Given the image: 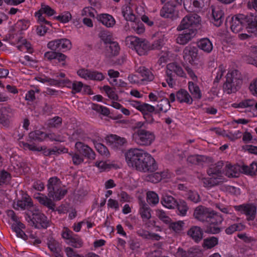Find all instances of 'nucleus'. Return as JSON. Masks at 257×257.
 <instances>
[{
	"mask_svg": "<svg viewBox=\"0 0 257 257\" xmlns=\"http://www.w3.org/2000/svg\"><path fill=\"white\" fill-rule=\"evenodd\" d=\"M125 157L128 166L139 171L153 172L158 168L155 159L143 150L130 149L125 153Z\"/></svg>",
	"mask_w": 257,
	"mask_h": 257,
	"instance_id": "f257e3e1",
	"label": "nucleus"
},
{
	"mask_svg": "<svg viewBox=\"0 0 257 257\" xmlns=\"http://www.w3.org/2000/svg\"><path fill=\"white\" fill-rule=\"evenodd\" d=\"M230 28L235 33L240 32L244 28L248 33L257 36V16L251 14L236 15L231 18Z\"/></svg>",
	"mask_w": 257,
	"mask_h": 257,
	"instance_id": "f03ea898",
	"label": "nucleus"
},
{
	"mask_svg": "<svg viewBox=\"0 0 257 257\" xmlns=\"http://www.w3.org/2000/svg\"><path fill=\"white\" fill-rule=\"evenodd\" d=\"M242 81V76L238 70L234 69L229 71L223 86L224 91L227 94L236 92L240 88Z\"/></svg>",
	"mask_w": 257,
	"mask_h": 257,
	"instance_id": "7ed1b4c3",
	"label": "nucleus"
},
{
	"mask_svg": "<svg viewBox=\"0 0 257 257\" xmlns=\"http://www.w3.org/2000/svg\"><path fill=\"white\" fill-rule=\"evenodd\" d=\"M125 42L126 45L132 49H134L140 56L145 55L150 50V44L145 39L130 36L125 38Z\"/></svg>",
	"mask_w": 257,
	"mask_h": 257,
	"instance_id": "20e7f679",
	"label": "nucleus"
},
{
	"mask_svg": "<svg viewBox=\"0 0 257 257\" xmlns=\"http://www.w3.org/2000/svg\"><path fill=\"white\" fill-rule=\"evenodd\" d=\"M48 196L55 200H60L66 194L67 190L61 188L60 181L57 177H52L47 185Z\"/></svg>",
	"mask_w": 257,
	"mask_h": 257,
	"instance_id": "39448f33",
	"label": "nucleus"
},
{
	"mask_svg": "<svg viewBox=\"0 0 257 257\" xmlns=\"http://www.w3.org/2000/svg\"><path fill=\"white\" fill-rule=\"evenodd\" d=\"M133 137L135 142L141 146H149L155 139L153 132L145 129L138 130L134 133Z\"/></svg>",
	"mask_w": 257,
	"mask_h": 257,
	"instance_id": "423d86ee",
	"label": "nucleus"
},
{
	"mask_svg": "<svg viewBox=\"0 0 257 257\" xmlns=\"http://www.w3.org/2000/svg\"><path fill=\"white\" fill-rule=\"evenodd\" d=\"M166 73L167 75L166 81L169 86L173 87L175 84L174 77L175 74L177 76L184 77L185 73L182 68L176 63H170L166 66Z\"/></svg>",
	"mask_w": 257,
	"mask_h": 257,
	"instance_id": "0eeeda50",
	"label": "nucleus"
},
{
	"mask_svg": "<svg viewBox=\"0 0 257 257\" xmlns=\"http://www.w3.org/2000/svg\"><path fill=\"white\" fill-rule=\"evenodd\" d=\"M201 18L198 15L189 14L182 19L177 29L178 31H182L195 28L197 30Z\"/></svg>",
	"mask_w": 257,
	"mask_h": 257,
	"instance_id": "6e6552de",
	"label": "nucleus"
},
{
	"mask_svg": "<svg viewBox=\"0 0 257 257\" xmlns=\"http://www.w3.org/2000/svg\"><path fill=\"white\" fill-rule=\"evenodd\" d=\"M29 217L31 224L35 228H46L50 225L47 217L44 214L40 212L33 213L32 217L29 216Z\"/></svg>",
	"mask_w": 257,
	"mask_h": 257,
	"instance_id": "1a4fd4ad",
	"label": "nucleus"
},
{
	"mask_svg": "<svg viewBox=\"0 0 257 257\" xmlns=\"http://www.w3.org/2000/svg\"><path fill=\"white\" fill-rule=\"evenodd\" d=\"M47 47L55 51H61L69 50L71 48V43L67 39H60L49 42Z\"/></svg>",
	"mask_w": 257,
	"mask_h": 257,
	"instance_id": "9d476101",
	"label": "nucleus"
},
{
	"mask_svg": "<svg viewBox=\"0 0 257 257\" xmlns=\"http://www.w3.org/2000/svg\"><path fill=\"white\" fill-rule=\"evenodd\" d=\"M160 16L172 20L176 19L178 17V11L176 10V5L170 2H167L161 9Z\"/></svg>",
	"mask_w": 257,
	"mask_h": 257,
	"instance_id": "9b49d317",
	"label": "nucleus"
},
{
	"mask_svg": "<svg viewBox=\"0 0 257 257\" xmlns=\"http://www.w3.org/2000/svg\"><path fill=\"white\" fill-rule=\"evenodd\" d=\"M236 210L240 211L247 216V220H253L255 218L256 207L253 204H246L235 206Z\"/></svg>",
	"mask_w": 257,
	"mask_h": 257,
	"instance_id": "f8f14e48",
	"label": "nucleus"
},
{
	"mask_svg": "<svg viewBox=\"0 0 257 257\" xmlns=\"http://www.w3.org/2000/svg\"><path fill=\"white\" fill-rule=\"evenodd\" d=\"M77 74L81 77L86 79L101 81L104 79V76L101 72L89 69H80L77 71Z\"/></svg>",
	"mask_w": 257,
	"mask_h": 257,
	"instance_id": "ddd939ff",
	"label": "nucleus"
},
{
	"mask_svg": "<svg viewBox=\"0 0 257 257\" xmlns=\"http://www.w3.org/2000/svg\"><path fill=\"white\" fill-rule=\"evenodd\" d=\"M183 54L184 60L186 62L193 64L197 59L198 49L195 46L189 45L184 49Z\"/></svg>",
	"mask_w": 257,
	"mask_h": 257,
	"instance_id": "4468645a",
	"label": "nucleus"
},
{
	"mask_svg": "<svg viewBox=\"0 0 257 257\" xmlns=\"http://www.w3.org/2000/svg\"><path fill=\"white\" fill-rule=\"evenodd\" d=\"M13 115V110L9 106L2 107L0 109V123L6 127H8Z\"/></svg>",
	"mask_w": 257,
	"mask_h": 257,
	"instance_id": "2eb2a0df",
	"label": "nucleus"
},
{
	"mask_svg": "<svg viewBox=\"0 0 257 257\" xmlns=\"http://www.w3.org/2000/svg\"><path fill=\"white\" fill-rule=\"evenodd\" d=\"M196 34L197 30L195 28L184 30L182 33L178 35L176 42L180 45H184L190 41Z\"/></svg>",
	"mask_w": 257,
	"mask_h": 257,
	"instance_id": "dca6fc26",
	"label": "nucleus"
},
{
	"mask_svg": "<svg viewBox=\"0 0 257 257\" xmlns=\"http://www.w3.org/2000/svg\"><path fill=\"white\" fill-rule=\"evenodd\" d=\"M75 147L77 152L84 157L90 160L95 159L94 152L88 146L81 142L76 143Z\"/></svg>",
	"mask_w": 257,
	"mask_h": 257,
	"instance_id": "f3484780",
	"label": "nucleus"
},
{
	"mask_svg": "<svg viewBox=\"0 0 257 257\" xmlns=\"http://www.w3.org/2000/svg\"><path fill=\"white\" fill-rule=\"evenodd\" d=\"M211 211V209L200 205L195 208L193 216L195 219L199 221L207 222L209 216H210Z\"/></svg>",
	"mask_w": 257,
	"mask_h": 257,
	"instance_id": "a211bd4d",
	"label": "nucleus"
},
{
	"mask_svg": "<svg viewBox=\"0 0 257 257\" xmlns=\"http://www.w3.org/2000/svg\"><path fill=\"white\" fill-rule=\"evenodd\" d=\"M212 10L211 22L216 27H219L224 21V12L218 7H211Z\"/></svg>",
	"mask_w": 257,
	"mask_h": 257,
	"instance_id": "6ab92c4d",
	"label": "nucleus"
},
{
	"mask_svg": "<svg viewBox=\"0 0 257 257\" xmlns=\"http://www.w3.org/2000/svg\"><path fill=\"white\" fill-rule=\"evenodd\" d=\"M120 47L118 43L115 41H112L105 45L104 54L106 57L111 58L117 56L119 52Z\"/></svg>",
	"mask_w": 257,
	"mask_h": 257,
	"instance_id": "aec40b11",
	"label": "nucleus"
},
{
	"mask_svg": "<svg viewBox=\"0 0 257 257\" xmlns=\"http://www.w3.org/2000/svg\"><path fill=\"white\" fill-rule=\"evenodd\" d=\"M17 207L14 206L15 209H18L19 208L24 210L28 209L32 211L33 209V203L32 199L28 195L23 196L22 199L18 200L17 202Z\"/></svg>",
	"mask_w": 257,
	"mask_h": 257,
	"instance_id": "412c9836",
	"label": "nucleus"
},
{
	"mask_svg": "<svg viewBox=\"0 0 257 257\" xmlns=\"http://www.w3.org/2000/svg\"><path fill=\"white\" fill-rule=\"evenodd\" d=\"M107 142L112 148L117 149L125 144L126 140L124 138H121L115 135H111L107 137Z\"/></svg>",
	"mask_w": 257,
	"mask_h": 257,
	"instance_id": "4be33fe9",
	"label": "nucleus"
},
{
	"mask_svg": "<svg viewBox=\"0 0 257 257\" xmlns=\"http://www.w3.org/2000/svg\"><path fill=\"white\" fill-rule=\"evenodd\" d=\"M223 163L222 161L218 162L216 164L211 165L207 170V173L209 176H213L220 179L222 174V168Z\"/></svg>",
	"mask_w": 257,
	"mask_h": 257,
	"instance_id": "5701e85b",
	"label": "nucleus"
},
{
	"mask_svg": "<svg viewBox=\"0 0 257 257\" xmlns=\"http://www.w3.org/2000/svg\"><path fill=\"white\" fill-rule=\"evenodd\" d=\"M187 234L195 242H198L203 238V230L197 226H192L187 231Z\"/></svg>",
	"mask_w": 257,
	"mask_h": 257,
	"instance_id": "b1692460",
	"label": "nucleus"
},
{
	"mask_svg": "<svg viewBox=\"0 0 257 257\" xmlns=\"http://www.w3.org/2000/svg\"><path fill=\"white\" fill-rule=\"evenodd\" d=\"M187 161L192 164L202 165L203 163L211 161V159L204 155H194L189 156L187 158Z\"/></svg>",
	"mask_w": 257,
	"mask_h": 257,
	"instance_id": "393cba45",
	"label": "nucleus"
},
{
	"mask_svg": "<svg viewBox=\"0 0 257 257\" xmlns=\"http://www.w3.org/2000/svg\"><path fill=\"white\" fill-rule=\"evenodd\" d=\"M97 20L107 28L112 27L115 24L113 17L106 14H100L97 16Z\"/></svg>",
	"mask_w": 257,
	"mask_h": 257,
	"instance_id": "a878e982",
	"label": "nucleus"
},
{
	"mask_svg": "<svg viewBox=\"0 0 257 257\" xmlns=\"http://www.w3.org/2000/svg\"><path fill=\"white\" fill-rule=\"evenodd\" d=\"M177 100L181 103L186 102L191 104L193 101L192 98L188 92L185 89H181L176 93Z\"/></svg>",
	"mask_w": 257,
	"mask_h": 257,
	"instance_id": "bb28decb",
	"label": "nucleus"
},
{
	"mask_svg": "<svg viewBox=\"0 0 257 257\" xmlns=\"http://www.w3.org/2000/svg\"><path fill=\"white\" fill-rule=\"evenodd\" d=\"M25 228V225L21 222L18 223H14L12 225V228L14 231L16 233V235L18 237H20L24 240H26L27 239V235L22 230L23 229Z\"/></svg>",
	"mask_w": 257,
	"mask_h": 257,
	"instance_id": "cd10ccee",
	"label": "nucleus"
},
{
	"mask_svg": "<svg viewBox=\"0 0 257 257\" xmlns=\"http://www.w3.org/2000/svg\"><path fill=\"white\" fill-rule=\"evenodd\" d=\"M137 72L140 73L143 77L141 80V81H151L154 78V76L153 73L148 68L144 66H141L139 67Z\"/></svg>",
	"mask_w": 257,
	"mask_h": 257,
	"instance_id": "c85d7f7f",
	"label": "nucleus"
},
{
	"mask_svg": "<svg viewBox=\"0 0 257 257\" xmlns=\"http://www.w3.org/2000/svg\"><path fill=\"white\" fill-rule=\"evenodd\" d=\"M161 202L165 207L172 209L176 206L177 201L172 196L167 194L164 195L161 198Z\"/></svg>",
	"mask_w": 257,
	"mask_h": 257,
	"instance_id": "c756f323",
	"label": "nucleus"
},
{
	"mask_svg": "<svg viewBox=\"0 0 257 257\" xmlns=\"http://www.w3.org/2000/svg\"><path fill=\"white\" fill-rule=\"evenodd\" d=\"M199 48L206 53H210L213 49V45L211 42L208 38L201 39L197 43Z\"/></svg>",
	"mask_w": 257,
	"mask_h": 257,
	"instance_id": "7c9ffc66",
	"label": "nucleus"
},
{
	"mask_svg": "<svg viewBox=\"0 0 257 257\" xmlns=\"http://www.w3.org/2000/svg\"><path fill=\"white\" fill-rule=\"evenodd\" d=\"M29 138L30 141L42 142L46 138V133L40 130H36L29 133Z\"/></svg>",
	"mask_w": 257,
	"mask_h": 257,
	"instance_id": "2f4dec72",
	"label": "nucleus"
},
{
	"mask_svg": "<svg viewBox=\"0 0 257 257\" xmlns=\"http://www.w3.org/2000/svg\"><path fill=\"white\" fill-rule=\"evenodd\" d=\"M39 195H41V196H37L36 198L40 204L47 207L50 209L54 210L55 204L51 199L48 198L46 196L43 194H39Z\"/></svg>",
	"mask_w": 257,
	"mask_h": 257,
	"instance_id": "473e14b6",
	"label": "nucleus"
},
{
	"mask_svg": "<svg viewBox=\"0 0 257 257\" xmlns=\"http://www.w3.org/2000/svg\"><path fill=\"white\" fill-rule=\"evenodd\" d=\"M188 88L190 93L193 97L196 99H200L201 98V93L199 86L193 82L188 83Z\"/></svg>",
	"mask_w": 257,
	"mask_h": 257,
	"instance_id": "72a5a7b5",
	"label": "nucleus"
},
{
	"mask_svg": "<svg viewBox=\"0 0 257 257\" xmlns=\"http://www.w3.org/2000/svg\"><path fill=\"white\" fill-rule=\"evenodd\" d=\"M151 209L148 205L145 202L141 201L140 203V214L143 219H149L151 217Z\"/></svg>",
	"mask_w": 257,
	"mask_h": 257,
	"instance_id": "f704fd0d",
	"label": "nucleus"
},
{
	"mask_svg": "<svg viewBox=\"0 0 257 257\" xmlns=\"http://www.w3.org/2000/svg\"><path fill=\"white\" fill-rule=\"evenodd\" d=\"M62 123V119L61 117L56 116L48 120L47 126L49 128H59Z\"/></svg>",
	"mask_w": 257,
	"mask_h": 257,
	"instance_id": "c9c22d12",
	"label": "nucleus"
},
{
	"mask_svg": "<svg viewBox=\"0 0 257 257\" xmlns=\"http://www.w3.org/2000/svg\"><path fill=\"white\" fill-rule=\"evenodd\" d=\"M210 178H203L201 181L204 187L206 188H211L219 184V181L217 178L211 176Z\"/></svg>",
	"mask_w": 257,
	"mask_h": 257,
	"instance_id": "e433bc0d",
	"label": "nucleus"
},
{
	"mask_svg": "<svg viewBox=\"0 0 257 257\" xmlns=\"http://www.w3.org/2000/svg\"><path fill=\"white\" fill-rule=\"evenodd\" d=\"M170 101L168 98L162 99L157 105L159 111H156L155 113H158L160 111L166 112L170 108Z\"/></svg>",
	"mask_w": 257,
	"mask_h": 257,
	"instance_id": "4c0bfd02",
	"label": "nucleus"
},
{
	"mask_svg": "<svg viewBox=\"0 0 257 257\" xmlns=\"http://www.w3.org/2000/svg\"><path fill=\"white\" fill-rule=\"evenodd\" d=\"M210 214V216H209V218H208L207 221L210 224H219L223 221V219L222 216L215 212L213 210H211Z\"/></svg>",
	"mask_w": 257,
	"mask_h": 257,
	"instance_id": "58836bf2",
	"label": "nucleus"
},
{
	"mask_svg": "<svg viewBox=\"0 0 257 257\" xmlns=\"http://www.w3.org/2000/svg\"><path fill=\"white\" fill-rule=\"evenodd\" d=\"M99 37L104 42L105 45L112 41H114L112 34L107 31H101L99 34Z\"/></svg>",
	"mask_w": 257,
	"mask_h": 257,
	"instance_id": "ea45409f",
	"label": "nucleus"
},
{
	"mask_svg": "<svg viewBox=\"0 0 257 257\" xmlns=\"http://www.w3.org/2000/svg\"><path fill=\"white\" fill-rule=\"evenodd\" d=\"M147 200L150 205H155L158 203L159 198L158 194L154 191H149L147 193Z\"/></svg>",
	"mask_w": 257,
	"mask_h": 257,
	"instance_id": "a19ab883",
	"label": "nucleus"
},
{
	"mask_svg": "<svg viewBox=\"0 0 257 257\" xmlns=\"http://www.w3.org/2000/svg\"><path fill=\"white\" fill-rule=\"evenodd\" d=\"M254 104L255 101L253 100L249 99L242 100L238 103H234L233 105L235 107H250L251 108L254 107Z\"/></svg>",
	"mask_w": 257,
	"mask_h": 257,
	"instance_id": "79ce46f5",
	"label": "nucleus"
},
{
	"mask_svg": "<svg viewBox=\"0 0 257 257\" xmlns=\"http://www.w3.org/2000/svg\"><path fill=\"white\" fill-rule=\"evenodd\" d=\"M93 143L95 146L96 150L101 155L107 156L109 155V151L107 148L103 144L99 143H97L95 141H93Z\"/></svg>",
	"mask_w": 257,
	"mask_h": 257,
	"instance_id": "37998d69",
	"label": "nucleus"
},
{
	"mask_svg": "<svg viewBox=\"0 0 257 257\" xmlns=\"http://www.w3.org/2000/svg\"><path fill=\"white\" fill-rule=\"evenodd\" d=\"M176 206L180 213L179 214L182 216H185L188 209V207L187 206L186 202L183 200H179V201L177 203Z\"/></svg>",
	"mask_w": 257,
	"mask_h": 257,
	"instance_id": "c03bdc74",
	"label": "nucleus"
},
{
	"mask_svg": "<svg viewBox=\"0 0 257 257\" xmlns=\"http://www.w3.org/2000/svg\"><path fill=\"white\" fill-rule=\"evenodd\" d=\"M218 243V238L215 237H211L204 240L203 246L207 248H211Z\"/></svg>",
	"mask_w": 257,
	"mask_h": 257,
	"instance_id": "a18cd8bd",
	"label": "nucleus"
},
{
	"mask_svg": "<svg viewBox=\"0 0 257 257\" xmlns=\"http://www.w3.org/2000/svg\"><path fill=\"white\" fill-rule=\"evenodd\" d=\"M103 88L109 98L115 100L118 99V97L115 92V88H111L108 85H104Z\"/></svg>",
	"mask_w": 257,
	"mask_h": 257,
	"instance_id": "49530a36",
	"label": "nucleus"
},
{
	"mask_svg": "<svg viewBox=\"0 0 257 257\" xmlns=\"http://www.w3.org/2000/svg\"><path fill=\"white\" fill-rule=\"evenodd\" d=\"M147 181L157 183L162 180V176L159 173L150 174L146 177Z\"/></svg>",
	"mask_w": 257,
	"mask_h": 257,
	"instance_id": "de8ad7c7",
	"label": "nucleus"
},
{
	"mask_svg": "<svg viewBox=\"0 0 257 257\" xmlns=\"http://www.w3.org/2000/svg\"><path fill=\"white\" fill-rule=\"evenodd\" d=\"M71 15L69 12H64L60 15L54 17V18L61 23H66L71 19Z\"/></svg>",
	"mask_w": 257,
	"mask_h": 257,
	"instance_id": "09e8293b",
	"label": "nucleus"
},
{
	"mask_svg": "<svg viewBox=\"0 0 257 257\" xmlns=\"http://www.w3.org/2000/svg\"><path fill=\"white\" fill-rule=\"evenodd\" d=\"M184 223L182 221L174 222L169 224V228L176 232H179L183 230Z\"/></svg>",
	"mask_w": 257,
	"mask_h": 257,
	"instance_id": "8fccbe9b",
	"label": "nucleus"
},
{
	"mask_svg": "<svg viewBox=\"0 0 257 257\" xmlns=\"http://www.w3.org/2000/svg\"><path fill=\"white\" fill-rule=\"evenodd\" d=\"M47 244L50 250L54 253L56 251H61L60 244L57 241L53 239H50Z\"/></svg>",
	"mask_w": 257,
	"mask_h": 257,
	"instance_id": "3c124183",
	"label": "nucleus"
},
{
	"mask_svg": "<svg viewBox=\"0 0 257 257\" xmlns=\"http://www.w3.org/2000/svg\"><path fill=\"white\" fill-rule=\"evenodd\" d=\"M187 198L194 203H198L201 200L200 197L198 193L192 191L188 192Z\"/></svg>",
	"mask_w": 257,
	"mask_h": 257,
	"instance_id": "603ef678",
	"label": "nucleus"
},
{
	"mask_svg": "<svg viewBox=\"0 0 257 257\" xmlns=\"http://www.w3.org/2000/svg\"><path fill=\"white\" fill-rule=\"evenodd\" d=\"M49 138L52 141L62 142L64 141V137L59 134L49 133L46 134V138Z\"/></svg>",
	"mask_w": 257,
	"mask_h": 257,
	"instance_id": "864d4df0",
	"label": "nucleus"
},
{
	"mask_svg": "<svg viewBox=\"0 0 257 257\" xmlns=\"http://www.w3.org/2000/svg\"><path fill=\"white\" fill-rule=\"evenodd\" d=\"M11 179V175L8 172L3 170L0 171V185L7 183Z\"/></svg>",
	"mask_w": 257,
	"mask_h": 257,
	"instance_id": "5fc2aeb1",
	"label": "nucleus"
},
{
	"mask_svg": "<svg viewBox=\"0 0 257 257\" xmlns=\"http://www.w3.org/2000/svg\"><path fill=\"white\" fill-rule=\"evenodd\" d=\"M20 145L21 147H23L24 149H28L32 151L40 152V150H42V148H37V146H36L34 144H29L24 142H21L20 143Z\"/></svg>",
	"mask_w": 257,
	"mask_h": 257,
	"instance_id": "6e6d98bb",
	"label": "nucleus"
},
{
	"mask_svg": "<svg viewBox=\"0 0 257 257\" xmlns=\"http://www.w3.org/2000/svg\"><path fill=\"white\" fill-rule=\"evenodd\" d=\"M69 154L72 157L73 163L75 165H80L84 161L83 157L78 154L71 152L69 153Z\"/></svg>",
	"mask_w": 257,
	"mask_h": 257,
	"instance_id": "4d7b16f0",
	"label": "nucleus"
},
{
	"mask_svg": "<svg viewBox=\"0 0 257 257\" xmlns=\"http://www.w3.org/2000/svg\"><path fill=\"white\" fill-rule=\"evenodd\" d=\"M40 11L42 12L43 14H45L49 17L53 16L55 13L54 10L52 9L49 6L43 4L41 5V8Z\"/></svg>",
	"mask_w": 257,
	"mask_h": 257,
	"instance_id": "13d9d810",
	"label": "nucleus"
},
{
	"mask_svg": "<svg viewBox=\"0 0 257 257\" xmlns=\"http://www.w3.org/2000/svg\"><path fill=\"white\" fill-rule=\"evenodd\" d=\"M69 243L74 247L80 248L82 246L83 242L80 238L75 235L69 240Z\"/></svg>",
	"mask_w": 257,
	"mask_h": 257,
	"instance_id": "bf43d9fd",
	"label": "nucleus"
},
{
	"mask_svg": "<svg viewBox=\"0 0 257 257\" xmlns=\"http://www.w3.org/2000/svg\"><path fill=\"white\" fill-rule=\"evenodd\" d=\"M43 13L42 12H40L39 10L37 12L35 13V17H37L38 18V22L39 23V24L41 25H48L50 26H51V24L50 22L47 21L45 17L42 16Z\"/></svg>",
	"mask_w": 257,
	"mask_h": 257,
	"instance_id": "052dcab7",
	"label": "nucleus"
},
{
	"mask_svg": "<svg viewBox=\"0 0 257 257\" xmlns=\"http://www.w3.org/2000/svg\"><path fill=\"white\" fill-rule=\"evenodd\" d=\"M218 224H210L205 230V232L208 233L216 234L220 231V228L217 226Z\"/></svg>",
	"mask_w": 257,
	"mask_h": 257,
	"instance_id": "680f3d73",
	"label": "nucleus"
},
{
	"mask_svg": "<svg viewBox=\"0 0 257 257\" xmlns=\"http://www.w3.org/2000/svg\"><path fill=\"white\" fill-rule=\"evenodd\" d=\"M141 112L143 113H151L155 111V108L153 105L149 104L143 103L142 106Z\"/></svg>",
	"mask_w": 257,
	"mask_h": 257,
	"instance_id": "e2e57ef3",
	"label": "nucleus"
},
{
	"mask_svg": "<svg viewBox=\"0 0 257 257\" xmlns=\"http://www.w3.org/2000/svg\"><path fill=\"white\" fill-rule=\"evenodd\" d=\"M95 166L102 171L110 169L111 167V165L103 161L96 162Z\"/></svg>",
	"mask_w": 257,
	"mask_h": 257,
	"instance_id": "0e129e2a",
	"label": "nucleus"
},
{
	"mask_svg": "<svg viewBox=\"0 0 257 257\" xmlns=\"http://www.w3.org/2000/svg\"><path fill=\"white\" fill-rule=\"evenodd\" d=\"M241 226L240 224H233L226 229L225 232L228 234H231L235 231L240 230Z\"/></svg>",
	"mask_w": 257,
	"mask_h": 257,
	"instance_id": "69168bd1",
	"label": "nucleus"
},
{
	"mask_svg": "<svg viewBox=\"0 0 257 257\" xmlns=\"http://www.w3.org/2000/svg\"><path fill=\"white\" fill-rule=\"evenodd\" d=\"M65 251L67 257H84L75 252L72 248L69 247L65 248Z\"/></svg>",
	"mask_w": 257,
	"mask_h": 257,
	"instance_id": "338daca9",
	"label": "nucleus"
},
{
	"mask_svg": "<svg viewBox=\"0 0 257 257\" xmlns=\"http://www.w3.org/2000/svg\"><path fill=\"white\" fill-rule=\"evenodd\" d=\"M249 89L252 94L257 96V79L250 83Z\"/></svg>",
	"mask_w": 257,
	"mask_h": 257,
	"instance_id": "774afa93",
	"label": "nucleus"
}]
</instances>
